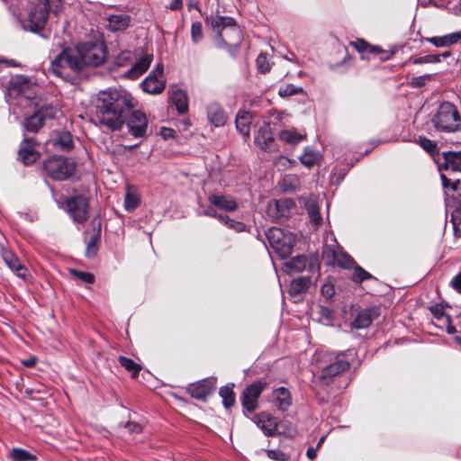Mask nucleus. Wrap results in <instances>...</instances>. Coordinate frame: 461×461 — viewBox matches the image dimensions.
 I'll use <instances>...</instances> for the list:
<instances>
[{
    "label": "nucleus",
    "mask_w": 461,
    "mask_h": 461,
    "mask_svg": "<svg viewBox=\"0 0 461 461\" xmlns=\"http://www.w3.org/2000/svg\"><path fill=\"white\" fill-rule=\"evenodd\" d=\"M266 237L276 253L282 258L291 255L295 244V236L290 231L272 227L266 231Z\"/></svg>",
    "instance_id": "nucleus-8"
},
{
    "label": "nucleus",
    "mask_w": 461,
    "mask_h": 461,
    "mask_svg": "<svg viewBox=\"0 0 461 461\" xmlns=\"http://www.w3.org/2000/svg\"><path fill=\"white\" fill-rule=\"evenodd\" d=\"M35 87L31 80L24 76H16L9 83V90L12 95H16L20 99H26L30 103L35 100Z\"/></svg>",
    "instance_id": "nucleus-12"
},
{
    "label": "nucleus",
    "mask_w": 461,
    "mask_h": 461,
    "mask_svg": "<svg viewBox=\"0 0 461 461\" xmlns=\"http://www.w3.org/2000/svg\"><path fill=\"white\" fill-rule=\"evenodd\" d=\"M101 237L97 235H90L87 240H86V248L85 255L88 258H95L99 250V244Z\"/></svg>",
    "instance_id": "nucleus-36"
},
{
    "label": "nucleus",
    "mask_w": 461,
    "mask_h": 461,
    "mask_svg": "<svg viewBox=\"0 0 461 461\" xmlns=\"http://www.w3.org/2000/svg\"><path fill=\"white\" fill-rule=\"evenodd\" d=\"M419 143L426 151L430 154H433L437 149V144L425 137H420Z\"/></svg>",
    "instance_id": "nucleus-52"
},
{
    "label": "nucleus",
    "mask_w": 461,
    "mask_h": 461,
    "mask_svg": "<svg viewBox=\"0 0 461 461\" xmlns=\"http://www.w3.org/2000/svg\"><path fill=\"white\" fill-rule=\"evenodd\" d=\"M222 398V403L226 408H230L235 403V394L233 392V384L231 386H223L219 392Z\"/></svg>",
    "instance_id": "nucleus-39"
},
{
    "label": "nucleus",
    "mask_w": 461,
    "mask_h": 461,
    "mask_svg": "<svg viewBox=\"0 0 461 461\" xmlns=\"http://www.w3.org/2000/svg\"><path fill=\"white\" fill-rule=\"evenodd\" d=\"M450 285L456 290L457 292L461 293V272L457 274L450 282Z\"/></svg>",
    "instance_id": "nucleus-60"
},
{
    "label": "nucleus",
    "mask_w": 461,
    "mask_h": 461,
    "mask_svg": "<svg viewBox=\"0 0 461 461\" xmlns=\"http://www.w3.org/2000/svg\"><path fill=\"white\" fill-rule=\"evenodd\" d=\"M379 315L377 308H367L360 311L352 321L355 329H366L371 325L373 321Z\"/></svg>",
    "instance_id": "nucleus-21"
},
{
    "label": "nucleus",
    "mask_w": 461,
    "mask_h": 461,
    "mask_svg": "<svg viewBox=\"0 0 461 461\" xmlns=\"http://www.w3.org/2000/svg\"><path fill=\"white\" fill-rule=\"evenodd\" d=\"M460 116L454 104L445 102L440 104L433 118L434 126L437 130L446 132H453L460 126Z\"/></svg>",
    "instance_id": "nucleus-9"
},
{
    "label": "nucleus",
    "mask_w": 461,
    "mask_h": 461,
    "mask_svg": "<svg viewBox=\"0 0 461 461\" xmlns=\"http://www.w3.org/2000/svg\"><path fill=\"white\" fill-rule=\"evenodd\" d=\"M432 75L427 74L413 77L411 79V85L414 87H421L424 86L429 80H431Z\"/></svg>",
    "instance_id": "nucleus-53"
},
{
    "label": "nucleus",
    "mask_w": 461,
    "mask_h": 461,
    "mask_svg": "<svg viewBox=\"0 0 461 461\" xmlns=\"http://www.w3.org/2000/svg\"><path fill=\"white\" fill-rule=\"evenodd\" d=\"M124 427L130 434H140L142 432L143 429L141 424L133 421H129L125 423Z\"/></svg>",
    "instance_id": "nucleus-55"
},
{
    "label": "nucleus",
    "mask_w": 461,
    "mask_h": 461,
    "mask_svg": "<svg viewBox=\"0 0 461 461\" xmlns=\"http://www.w3.org/2000/svg\"><path fill=\"white\" fill-rule=\"evenodd\" d=\"M322 258L330 266H338L342 268H355L352 279L355 283H362L373 276L359 266H355V260L339 246L333 233H326L323 237Z\"/></svg>",
    "instance_id": "nucleus-3"
},
{
    "label": "nucleus",
    "mask_w": 461,
    "mask_h": 461,
    "mask_svg": "<svg viewBox=\"0 0 461 461\" xmlns=\"http://www.w3.org/2000/svg\"><path fill=\"white\" fill-rule=\"evenodd\" d=\"M67 210L77 223H85L89 217V200L84 195H75L67 201Z\"/></svg>",
    "instance_id": "nucleus-11"
},
{
    "label": "nucleus",
    "mask_w": 461,
    "mask_h": 461,
    "mask_svg": "<svg viewBox=\"0 0 461 461\" xmlns=\"http://www.w3.org/2000/svg\"><path fill=\"white\" fill-rule=\"evenodd\" d=\"M107 28L111 32L123 31L130 26L131 17L129 14H111L107 17Z\"/></svg>",
    "instance_id": "nucleus-26"
},
{
    "label": "nucleus",
    "mask_w": 461,
    "mask_h": 461,
    "mask_svg": "<svg viewBox=\"0 0 461 461\" xmlns=\"http://www.w3.org/2000/svg\"><path fill=\"white\" fill-rule=\"evenodd\" d=\"M191 37L194 43H198L203 39V27L200 22L192 23Z\"/></svg>",
    "instance_id": "nucleus-47"
},
{
    "label": "nucleus",
    "mask_w": 461,
    "mask_h": 461,
    "mask_svg": "<svg viewBox=\"0 0 461 461\" xmlns=\"http://www.w3.org/2000/svg\"><path fill=\"white\" fill-rule=\"evenodd\" d=\"M428 41L436 47L448 46L446 35L441 36V37H432V38L428 39Z\"/></svg>",
    "instance_id": "nucleus-58"
},
{
    "label": "nucleus",
    "mask_w": 461,
    "mask_h": 461,
    "mask_svg": "<svg viewBox=\"0 0 461 461\" xmlns=\"http://www.w3.org/2000/svg\"><path fill=\"white\" fill-rule=\"evenodd\" d=\"M183 7V2L182 0H171V3L168 6L171 10H180Z\"/></svg>",
    "instance_id": "nucleus-64"
},
{
    "label": "nucleus",
    "mask_w": 461,
    "mask_h": 461,
    "mask_svg": "<svg viewBox=\"0 0 461 461\" xmlns=\"http://www.w3.org/2000/svg\"><path fill=\"white\" fill-rule=\"evenodd\" d=\"M139 203L140 201L137 195L128 193L124 199L125 210L128 212L135 210L138 207Z\"/></svg>",
    "instance_id": "nucleus-49"
},
{
    "label": "nucleus",
    "mask_w": 461,
    "mask_h": 461,
    "mask_svg": "<svg viewBox=\"0 0 461 461\" xmlns=\"http://www.w3.org/2000/svg\"><path fill=\"white\" fill-rule=\"evenodd\" d=\"M52 145L62 151H69L74 147L72 135L67 131L57 132L56 137L52 140Z\"/></svg>",
    "instance_id": "nucleus-29"
},
{
    "label": "nucleus",
    "mask_w": 461,
    "mask_h": 461,
    "mask_svg": "<svg viewBox=\"0 0 461 461\" xmlns=\"http://www.w3.org/2000/svg\"><path fill=\"white\" fill-rule=\"evenodd\" d=\"M128 131L135 138H145L148 136L149 122L144 113L132 109L126 122Z\"/></svg>",
    "instance_id": "nucleus-14"
},
{
    "label": "nucleus",
    "mask_w": 461,
    "mask_h": 461,
    "mask_svg": "<svg viewBox=\"0 0 461 461\" xmlns=\"http://www.w3.org/2000/svg\"><path fill=\"white\" fill-rule=\"evenodd\" d=\"M255 144L267 152L276 150L275 139L269 122H264L255 137Z\"/></svg>",
    "instance_id": "nucleus-17"
},
{
    "label": "nucleus",
    "mask_w": 461,
    "mask_h": 461,
    "mask_svg": "<svg viewBox=\"0 0 461 461\" xmlns=\"http://www.w3.org/2000/svg\"><path fill=\"white\" fill-rule=\"evenodd\" d=\"M149 74L159 77H164V67L162 64H158L150 72Z\"/></svg>",
    "instance_id": "nucleus-62"
},
{
    "label": "nucleus",
    "mask_w": 461,
    "mask_h": 461,
    "mask_svg": "<svg viewBox=\"0 0 461 461\" xmlns=\"http://www.w3.org/2000/svg\"><path fill=\"white\" fill-rule=\"evenodd\" d=\"M349 44L351 46H353L360 53H363V52H366V51H369V52H372V53L382 52V50L378 47L370 46L364 40H357V41H350Z\"/></svg>",
    "instance_id": "nucleus-42"
},
{
    "label": "nucleus",
    "mask_w": 461,
    "mask_h": 461,
    "mask_svg": "<svg viewBox=\"0 0 461 461\" xmlns=\"http://www.w3.org/2000/svg\"><path fill=\"white\" fill-rule=\"evenodd\" d=\"M141 87L143 91L148 94H160L166 87V78L149 74V76L141 82Z\"/></svg>",
    "instance_id": "nucleus-23"
},
{
    "label": "nucleus",
    "mask_w": 461,
    "mask_h": 461,
    "mask_svg": "<svg viewBox=\"0 0 461 461\" xmlns=\"http://www.w3.org/2000/svg\"><path fill=\"white\" fill-rule=\"evenodd\" d=\"M295 203L289 198L272 200L268 203L267 213L273 221H283L290 216Z\"/></svg>",
    "instance_id": "nucleus-15"
},
{
    "label": "nucleus",
    "mask_w": 461,
    "mask_h": 461,
    "mask_svg": "<svg viewBox=\"0 0 461 461\" xmlns=\"http://www.w3.org/2000/svg\"><path fill=\"white\" fill-rule=\"evenodd\" d=\"M207 24H210L213 30L219 33L227 27H235L236 23L233 18L226 16H211L205 19Z\"/></svg>",
    "instance_id": "nucleus-33"
},
{
    "label": "nucleus",
    "mask_w": 461,
    "mask_h": 461,
    "mask_svg": "<svg viewBox=\"0 0 461 461\" xmlns=\"http://www.w3.org/2000/svg\"><path fill=\"white\" fill-rule=\"evenodd\" d=\"M213 389L214 384L211 380L203 379L196 384H190L187 392L193 398L204 401Z\"/></svg>",
    "instance_id": "nucleus-19"
},
{
    "label": "nucleus",
    "mask_w": 461,
    "mask_h": 461,
    "mask_svg": "<svg viewBox=\"0 0 461 461\" xmlns=\"http://www.w3.org/2000/svg\"><path fill=\"white\" fill-rule=\"evenodd\" d=\"M152 54H146L144 57L137 60L129 70H127L125 77L129 79L139 78L148 70L152 62Z\"/></svg>",
    "instance_id": "nucleus-24"
},
{
    "label": "nucleus",
    "mask_w": 461,
    "mask_h": 461,
    "mask_svg": "<svg viewBox=\"0 0 461 461\" xmlns=\"http://www.w3.org/2000/svg\"><path fill=\"white\" fill-rule=\"evenodd\" d=\"M208 200L213 206L226 212H234L238 209L237 201L230 195L211 194Z\"/></svg>",
    "instance_id": "nucleus-25"
},
{
    "label": "nucleus",
    "mask_w": 461,
    "mask_h": 461,
    "mask_svg": "<svg viewBox=\"0 0 461 461\" xmlns=\"http://www.w3.org/2000/svg\"><path fill=\"white\" fill-rule=\"evenodd\" d=\"M409 60L415 65L438 63L440 62V55L429 54L418 58H411Z\"/></svg>",
    "instance_id": "nucleus-44"
},
{
    "label": "nucleus",
    "mask_w": 461,
    "mask_h": 461,
    "mask_svg": "<svg viewBox=\"0 0 461 461\" xmlns=\"http://www.w3.org/2000/svg\"><path fill=\"white\" fill-rule=\"evenodd\" d=\"M252 115L249 112L240 111L236 116V128L247 140L249 138V126Z\"/></svg>",
    "instance_id": "nucleus-30"
},
{
    "label": "nucleus",
    "mask_w": 461,
    "mask_h": 461,
    "mask_svg": "<svg viewBox=\"0 0 461 461\" xmlns=\"http://www.w3.org/2000/svg\"><path fill=\"white\" fill-rule=\"evenodd\" d=\"M447 45L450 46L452 44L456 43L461 39V32H453L446 35Z\"/></svg>",
    "instance_id": "nucleus-59"
},
{
    "label": "nucleus",
    "mask_w": 461,
    "mask_h": 461,
    "mask_svg": "<svg viewBox=\"0 0 461 461\" xmlns=\"http://www.w3.org/2000/svg\"><path fill=\"white\" fill-rule=\"evenodd\" d=\"M257 67L260 73H267L270 69V64L268 62L267 54L260 53L257 58Z\"/></svg>",
    "instance_id": "nucleus-50"
},
{
    "label": "nucleus",
    "mask_w": 461,
    "mask_h": 461,
    "mask_svg": "<svg viewBox=\"0 0 461 461\" xmlns=\"http://www.w3.org/2000/svg\"><path fill=\"white\" fill-rule=\"evenodd\" d=\"M206 111L209 122L215 127H222L227 122V113L218 103L209 104Z\"/></svg>",
    "instance_id": "nucleus-22"
},
{
    "label": "nucleus",
    "mask_w": 461,
    "mask_h": 461,
    "mask_svg": "<svg viewBox=\"0 0 461 461\" xmlns=\"http://www.w3.org/2000/svg\"><path fill=\"white\" fill-rule=\"evenodd\" d=\"M319 361L323 365L319 383L325 385L335 383L336 379L350 367V363L346 359L344 354L323 356Z\"/></svg>",
    "instance_id": "nucleus-6"
},
{
    "label": "nucleus",
    "mask_w": 461,
    "mask_h": 461,
    "mask_svg": "<svg viewBox=\"0 0 461 461\" xmlns=\"http://www.w3.org/2000/svg\"><path fill=\"white\" fill-rule=\"evenodd\" d=\"M37 143L33 138L25 137L20 144L18 158L25 165L33 164L40 158V153L36 150Z\"/></svg>",
    "instance_id": "nucleus-16"
},
{
    "label": "nucleus",
    "mask_w": 461,
    "mask_h": 461,
    "mask_svg": "<svg viewBox=\"0 0 461 461\" xmlns=\"http://www.w3.org/2000/svg\"><path fill=\"white\" fill-rule=\"evenodd\" d=\"M203 213L207 216L215 218L220 221V217H226V214L218 213L213 208H208L203 212Z\"/></svg>",
    "instance_id": "nucleus-63"
},
{
    "label": "nucleus",
    "mask_w": 461,
    "mask_h": 461,
    "mask_svg": "<svg viewBox=\"0 0 461 461\" xmlns=\"http://www.w3.org/2000/svg\"><path fill=\"white\" fill-rule=\"evenodd\" d=\"M70 273L73 276L86 284H93L95 279V276L91 273L83 272L76 269H71Z\"/></svg>",
    "instance_id": "nucleus-46"
},
{
    "label": "nucleus",
    "mask_w": 461,
    "mask_h": 461,
    "mask_svg": "<svg viewBox=\"0 0 461 461\" xmlns=\"http://www.w3.org/2000/svg\"><path fill=\"white\" fill-rule=\"evenodd\" d=\"M267 385L266 382L258 380L245 388L240 398L244 411L253 412L258 408V399Z\"/></svg>",
    "instance_id": "nucleus-13"
},
{
    "label": "nucleus",
    "mask_w": 461,
    "mask_h": 461,
    "mask_svg": "<svg viewBox=\"0 0 461 461\" xmlns=\"http://www.w3.org/2000/svg\"><path fill=\"white\" fill-rule=\"evenodd\" d=\"M303 91V88L302 87H297L294 85H287L285 86H281L279 89H278V95L281 96V97H287V96H291V95H296L300 92Z\"/></svg>",
    "instance_id": "nucleus-48"
},
{
    "label": "nucleus",
    "mask_w": 461,
    "mask_h": 461,
    "mask_svg": "<svg viewBox=\"0 0 461 461\" xmlns=\"http://www.w3.org/2000/svg\"><path fill=\"white\" fill-rule=\"evenodd\" d=\"M305 207L309 214L310 221L314 228L317 227V201L314 197H310L305 201Z\"/></svg>",
    "instance_id": "nucleus-40"
},
{
    "label": "nucleus",
    "mask_w": 461,
    "mask_h": 461,
    "mask_svg": "<svg viewBox=\"0 0 461 461\" xmlns=\"http://www.w3.org/2000/svg\"><path fill=\"white\" fill-rule=\"evenodd\" d=\"M2 258L6 266L20 278L25 280L29 276L28 268L21 263L14 253L9 249H2Z\"/></svg>",
    "instance_id": "nucleus-18"
},
{
    "label": "nucleus",
    "mask_w": 461,
    "mask_h": 461,
    "mask_svg": "<svg viewBox=\"0 0 461 461\" xmlns=\"http://www.w3.org/2000/svg\"><path fill=\"white\" fill-rule=\"evenodd\" d=\"M300 160L302 164L310 168L317 162V154L314 151L306 149L304 153L300 157Z\"/></svg>",
    "instance_id": "nucleus-45"
},
{
    "label": "nucleus",
    "mask_w": 461,
    "mask_h": 461,
    "mask_svg": "<svg viewBox=\"0 0 461 461\" xmlns=\"http://www.w3.org/2000/svg\"><path fill=\"white\" fill-rule=\"evenodd\" d=\"M312 285V280L308 276H300L291 282L289 294L291 296H298L305 293Z\"/></svg>",
    "instance_id": "nucleus-31"
},
{
    "label": "nucleus",
    "mask_w": 461,
    "mask_h": 461,
    "mask_svg": "<svg viewBox=\"0 0 461 461\" xmlns=\"http://www.w3.org/2000/svg\"><path fill=\"white\" fill-rule=\"evenodd\" d=\"M307 267H313V258L309 260L305 256H296L285 263V267L290 271L302 272Z\"/></svg>",
    "instance_id": "nucleus-32"
},
{
    "label": "nucleus",
    "mask_w": 461,
    "mask_h": 461,
    "mask_svg": "<svg viewBox=\"0 0 461 461\" xmlns=\"http://www.w3.org/2000/svg\"><path fill=\"white\" fill-rule=\"evenodd\" d=\"M169 99L180 114L187 112L188 97L187 94L184 90L180 88L173 90L170 94Z\"/></svg>",
    "instance_id": "nucleus-28"
},
{
    "label": "nucleus",
    "mask_w": 461,
    "mask_h": 461,
    "mask_svg": "<svg viewBox=\"0 0 461 461\" xmlns=\"http://www.w3.org/2000/svg\"><path fill=\"white\" fill-rule=\"evenodd\" d=\"M137 105L131 94L122 88L101 91L96 98L95 113L101 125L112 131L120 130L130 112Z\"/></svg>",
    "instance_id": "nucleus-2"
},
{
    "label": "nucleus",
    "mask_w": 461,
    "mask_h": 461,
    "mask_svg": "<svg viewBox=\"0 0 461 461\" xmlns=\"http://www.w3.org/2000/svg\"><path fill=\"white\" fill-rule=\"evenodd\" d=\"M305 138V135L298 132L295 129L283 130L279 133V140L290 145H296Z\"/></svg>",
    "instance_id": "nucleus-34"
},
{
    "label": "nucleus",
    "mask_w": 461,
    "mask_h": 461,
    "mask_svg": "<svg viewBox=\"0 0 461 461\" xmlns=\"http://www.w3.org/2000/svg\"><path fill=\"white\" fill-rule=\"evenodd\" d=\"M43 168L52 179L63 181L74 174L76 164L70 158L52 157L44 161Z\"/></svg>",
    "instance_id": "nucleus-10"
},
{
    "label": "nucleus",
    "mask_w": 461,
    "mask_h": 461,
    "mask_svg": "<svg viewBox=\"0 0 461 461\" xmlns=\"http://www.w3.org/2000/svg\"><path fill=\"white\" fill-rule=\"evenodd\" d=\"M439 165L444 188L461 189V152H444Z\"/></svg>",
    "instance_id": "nucleus-5"
},
{
    "label": "nucleus",
    "mask_w": 461,
    "mask_h": 461,
    "mask_svg": "<svg viewBox=\"0 0 461 461\" xmlns=\"http://www.w3.org/2000/svg\"><path fill=\"white\" fill-rule=\"evenodd\" d=\"M220 221L237 232H242L246 229V225L243 222L230 219L228 215L226 217H220Z\"/></svg>",
    "instance_id": "nucleus-43"
},
{
    "label": "nucleus",
    "mask_w": 461,
    "mask_h": 461,
    "mask_svg": "<svg viewBox=\"0 0 461 461\" xmlns=\"http://www.w3.org/2000/svg\"><path fill=\"white\" fill-rule=\"evenodd\" d=\"M9 457L13 461H36V456L31 454L23 448H13L9 453Z\"/></svg>",
    "instance_id": "nucleus-38"
},
{
    "label": "nucleus",
    "mask_w": 461,
    "mask_h": 461,
    "mask_svg": "<svg viewBox=\"0 0 461 461\" xmlns=\"http://www.w3.org/2000/svg\"><path fill=\"white\" fill-rule=\"evenodd\" d=\"M254 421L267 436H274L278 431L276 419L267 412H261L254 417Z\"/></svg>",
    "instance_id": "nucleus-20"
},
{
    "label": "nucleus",
    "mask_w": 461,
    "mask_h": 461,
    "mask_svg": "<svg viewBox=\"0 0 461 461\" xmlns=\"http://www.w3.org/2000/svg\"><path fill=\"white\" fill-rule=\"evenodd\" d=\"M118 361L120 365L125 368V370L131 374L133 378L139 376V373L141 370V366L139 364L135 363L132 359L123 356H120L118 357Z\"/></svg>",
    "instance_id": "nucleus-37"
},
{
    "label": "nucleus",
    "mask_w": 461,
    "mask_h": 461,
    "mask_svg": "<svg viewBox=\"0 0 461 461\" xmlns=\"http://www.w3.org/2000/svg\"><path fill=\"white\" fill-rule=\"evenodd\" d=\"M62 9V0H37L28 14V28L33 32L41 31L47 23L49 14H59Z\"/></svg>",
    "instance_id": "nucleus-4"
},
{
    "label": "nucleus",
    "mask_w": 461,
    "mask_h": 461,
    "mask_svg": "<svg viewBox=\"0 0 461 461\" xmlns=\"http://www.w3.org/2000/svg\"><path fill=\"white\" fill-rule=\"evenodd\" d=\"M274 402L276 407L285 411L292 405V396L288 389L285 387H278L273 392Z\"/></svg>",
    "instance_id": "nucleus-27"
},
{
    "label": "nucleus",
    "mask_w": 461,
    "mask_h": 461,
    "mask_svg": "<svg viewBox=\"0 0 461 461\" xmlns=\"http://www.w3.org/2000/svg\"><path fill=\"white\" fill-rule=\"evenodd\" d=\"M300 186V181L295 175H286L280 182L281 189L285 193H292L296 191Z\"/></svg>",
    "instance_id": "nucleus-35"
},
{
    "label": "nucleus",
    "mask_w": 461,
    "mask_h": 461,
    "mask_svg": "<svg viewBox=\"0 0 461 461\" xmlns=\"http://www.w3.org/2000/svg\"><path fill=\"white\" fill-rule=\"evenodd\" d=\"M132 53L130 50L122 51L115 58V65H117L118 67H124L132 60Z\"/></svg>",
    "instance_id": "nucleus-51"
},
{
    "label": "nucleus",
    "mask_w": 461,
    "mask_h": 461,
    "mask_svg": "<svg viewBox=\"0 0 461 461\" xmlns=\"http://www.w3.org/2000/svg\"><path fill=\"white\" fill-rule=\"evenodd\" d=\"M321 314L322 318H325L327 320V324H330V321L333 320L334 312L333 311H330L327 308H321Z\"/></svg>",
    "instance_id": "nucleus-61"
},
{
    "label": "nucleus",
    "mask_w": 461,
    "mask_h": 461,
    "mask_svg": "<svg viewBox=\"0 0 461 461\" xmlns=\"http://www.w3.org/2000/svg\"><path fill=\"white\" fill-rule=\"evenodd\" d=\"M430 312L433 316L438 319L447 323V331L448 333L454 332V328L450 327V316L444 313L443 308L439 305H434L430 307Z\"/></svg>",
    "instance_id": "nucleus-41"
},
{
    "label": "nucleus",
    "mask_w": 461,
    "mask_h": 461,
    "mask_svg": "<svg viewBox=\"0 0 461 461\" xmlns=\"http://www.w3.org/2000/svg\"><path fill=\"white\" fill-rule=\"evenodd\" d=\"M92 226V234L91 235H97L101 237L102 233V223L101 220L97 217L94 218L91 221Z\"/></svg>",
    "instance_id": "nucleus-57"
},
{
    "label": "nucleus",
    "mask_w": 461,
    "mask_h": 461,
    "mask_svg": "<svg viewBox=\"0 0 461 461\" xmlns=\"http://www.w3.org/2000/svg\"><path fill=\"white\" fill-rule=\"evenodd\" d=\"M267 456L269 458L276 461H287L289 458L287 454L280 450H269Z\"/></svg>",
    "instance_id": "nucleus-54"
},
{
    "label": "nucleus",
    "mask_w": 461,
    "mask_h": 461,
    "mask_svg": "<svg viewBox=\"0 0 461 461\" xmlns=\"http://www.w3.org/2000/svg\"><path fill=\"white\" fill-rule=\"evenodd\" d=\"M335 294L334 285L331 283H325L321 286V294L327 298V300L330 299Z\"/></svg>",
    "instance_id": "nucleus-56"
},
{
    "label": "nucleus",
    "mask_w": 461,
    "mask_h": 461,
    "mask_svg": "<svg viewBox=\"0 0 461 461\" xmlns=\"http://www.w3.org/2000/svg\"><path fill=\"white\" fill-rule=\"evenodd\" d=\"M35 110L30 116L24 118L23 127L28 132L36 133L45 124L46 121L52 120L57 113V109L51 104H40L38 102L30 103Z\"/></svg>",
    "instance_id": "nucleus-7"
},
{
    "label": "nucleus",
    "mask_w": 461,
    "mask_h": 461,
    "mask_svg": "<svg viewBox=\"0 0 461 461\" xmlns=\"http://www.w3.org/2000/svg\"><path fill=\"white\" fill-rule=\"evenodd\" d=\"M106 58L107 50L103 41H87L76 48H65L51 61L50 70L59 77L68 78L70 72H81L84 66H101Z\"/></svg>",
    "instance_id": "nucleus-1"
}]
</instances>
